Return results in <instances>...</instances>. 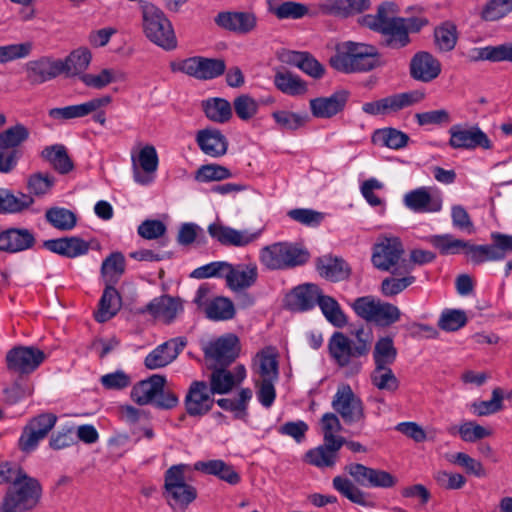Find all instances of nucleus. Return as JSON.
<instances>
[{"label": "nucleus", "mask_w": 512, "mask_h": 512, "mask_svg": "<svg viewBox=\"0 0 512 512\" xmlns=\"http://www.w3.org/2000/svg\"><path fill=\"white\" fill-rule=\"evenodd\" d=\"M329 63L332 68L342 73L367 72L382 65L381 56L375 46L353 41L338 44Z\"/></svg>", "instance_id": "nucleus-1"}, {"label": "nucleus", "mask_w": 512, "mask_h": 512, "mask_svg": "<svg viewBox=\"0 0 512 512\" xmlns=\"http://www.w3.org/2000/svg\"><path fill=\"white\" fill-rule=\"evenodd\" d=\"M397 5L393 2L382 3L376 14H367L359 19L362 26L377 31L383 36V43L392 49H400L410 43V37L402 18L397 16Z\"/></svg>", "instance_id": "nucleus-2"}, {"label": "nucleus", "mask_w": 512, "mask_h": 512, "mask_svg": "<svg viewBox=\"0 0 512 512\" xmlns=\"http://www.w3.org/2000/svg\"><path fill=\"white\" fill-rule=\"evenodd\" d=\"M364 335L363 330H358L356 340H352L342 332H334L329 339L328 350L332 360L350 374L360 371L362 364L359 358L370 350V341Z\"/></svg>", "instance_id": "nucleus-3"}, {"label": "nucleus", "mask_w": 512, "mask_h": 512, "mask_svg": "<svg viewBox=\"0 0 512 512\" xmlns=\"http://www.w3.org/2000/svg\"><path fill=\"white\" fill-rule=\"evenodd\" d=\"M42 486L40 482L21 474L20 478L10 485L0 504V512H27L34 509L40 502Z\"/></svg>", "instance_id": "nucleus-4"}, {"label": "nucleus", "mask_w": 512, "mask_h": 512, "mask_svg": "<svg viewBox=\"0 0 512 512\" xmlns=\"http://www.w3.org/2000/svg\"><path fill=\"white\" fill-rule=\"evenodd\" d=\"M186 464H177L164 473L163 497L168 506L176 512H184L193 503L198 492L196 487L185 479Z\"/></svg>", "instance_id": "nucleus-5"}, {"label": "nucleus", "mask_w": 512, "mask_h": 512, "mask_svg": "<svg viewBox=\"0 0 512 512\" xmlns=\"http://www.w3.org/2000/svg\"><path fill=\"white\" fill-rule=\"evenodd\" d=\"M139 6L145 36L163 49H174L177 46L176 36L172 24L164 12L147 1H140Z\"/></svg>", "instance_id": "nucleus-6"}, {"label": "nucleus", "mask_w": 512, "mask_h": 512, "mask_svg": "<svg viewBox=\"0 0 512 512\" xmlns=\"http://www.w3.org/2000/svg\"><path fill=\"white\" fill-rule=\"evenodd\" d=\"M404 247L398 237H379L372 248L371 262L381 271L395 275L407 274L412 271V265L404 258Z\"/></svg>", "instance_id": "nucleus-7"}, {"label": "nucleus", "mask_w": 512, "mask_h": 512, "mask_svg": "<svg viewBox=\"0 0 512 512\" xmlns=\"http://www.w3.org/2000/svg\"><path fill=\"white\" fill-rule=\"evenodd\" d=\"M309 257L306 249L288 242H276L259 251V261L268 270H284L303 265Z\"/></svg>", "instance_id": "nucleus-8"}, {"label": "nucleus", "mask_w": 512, "mask_h": 512, "mask_svg": "<svg viewBox=\"0 0 512 512\" xmlns=\"http://www.w3.org/2000/svg\"><path fill=\"white\" fill-rule=\"evenodd\" d=\"M448 134V145L454 150L474 151L493 148V142L477 124H454L449 128Z\"/></svg>", "instance_id": "nucleus-9"}, {"label": "nucleus", "mask_w": 512, "mask_h": 512, "mask_svg": "<svg viewBox=\"0 0 512 512\" xmlns=\"http://www.w3.org/2000/svg\"><path fill=\"white\" fill-rule=\"evenodd\" d=\"M264 228L256 230L242 229L238 230L227 226L220 221L209 224L207 232L210 237L222 246L226 247H247L260 239Z\"/></svg>", "instance_id": "nucleus-10"}, {"label": "nucleus", "mask_w": 512, "mask_h": 512, "mask_svg": "<svg viewBox=\"0 0 512 512\" xmlns=\"http://www.w3.org/2000/svg\"><path fill=\"white\" fill-rule=\"evenodd\" d=\"M331 405L346 424L362 423L365 420L363 402L348 384L338 386Z\"/></svg>", "instance_id": "nucleus-11"}, {"label": "nucleus", "mask_w": 512, "mask_h": 512, "mask_svg": "<svg viewBox=\"0 0 512 512\" xmlns=\"http://www.w3.org/2000/svg\"><path fill=\"white\" fill-rule=\"evenodd\" d=\"M239 351L237 336L234 334L224 335L205 346L206 364L208 368L227 367L238 357Z\"/></svg>", "instance_id": "nucleus-12"}, {"label": "nucleus", "mask_w": 512, "mask_h": 512, "mask_svg": "<svg viewBox=\"0 0 512 512\" xmlns=\"http://www.w3.org/2000/svg\"><path fill=\"white\" fill-rule=\"evenodd\" d=\"M57 421L56 415L43 413L32 418L23 428L18 446L21 451L30 453L34 451L39 442L42 441L53 429Z\"/></svg>", "instance_id": "nucleus-13"}, {"label": "nucleus", "mask_w": 512, "mask_h": 512, "mask_svg": "<svg viewBox=\"0 0 512 512\" xmlns=\"http://www.w3.org/2000/svg\"><path fill=\"white\" fill-rule=\"evenodd\" d=\"M45 353L34 346H17L6 354L9 371L18 374H30L45 360Z\"/></svg>", "instance_id": "nucleus-14"}, {"label": "nucleus", "mask_w": 512, "mask_h": 512, "mask_svg": "<svg viewBox=\"0 0 512 512\" xmlns=\"http://www.w3.org/2000/svg\"><path fill=\"white\" fill-rule=\"evenodd\" d=\"M403 204L414 213H437L442 210L443 200L436 188L422 186L407 192Z\"/></svg>", "instance_id": "nucleus-15"}, {"label": "nucleus", "mask_w": 512, "mask_h": 512, "mask_svg": "<svg viewBox=\"0 0 512 512\" xmlns=\"http://www.w3.org/2000/svg\"><path fill=\"white\" fill-rule=\"evenodd\" d=\"M211 388L204 381H193L184 399V406L190 417H202L211 411L215 403Z\"/></svg>", "instance_id": "nucleus-16"}, {"label": "nucleus", "mask_w": 512, "mask_h": 512, "mask_svg": "<svg viewBox=\"0 0 512 512\" xmlns=\"http://www.w3.org/2000/svg\"><path fill=\"white\" fill-rule=\"evenodd\" d=\"M370 5V0H319L313 15L347 19L368 10Z\"/></svg>", "instance_id": "nucleus-17"}, {"label": "nucleus", "mask_w": 512, "mask_h": 512, "mask_svg": "<svg viewBox=\"0 0 512 512\" xmlns=\"http://www.w3.org/2000/svg\"><path fill=\"white\" fill-rule=\"evenodd\" d=\"M131 158L134 181L140 185L151 184L159 164L156 148L153 145H146L137 157L132 154Z\"/></svg>", "instance_id": "nucleus-18"}, {"label": "nucleus", "mask_w": 512, "mask_h": 512, "mask_svg": "<svg viewBox=\"0 0 512 512\" xmlns=\"http://www.w3.org/2000/svg\"><path fill=\"white\" fill-rule=\"evenodd\" d=\"M185 345L182 338H173L158 345L145 357V367L149 370L166 367L178 357Z\"/></svg>", "instance_id": "nucleus-19"}, {"label": "nucleus", "mask_w": 512, "mask_h": 512, "mask_svg": "<svg viewBox=\"0 0 512 512\" xmlns=\"http://www.w3.org/2000/svg\"><path fill=\"white\" fill-rule=\"evenodd\" d=\"M112 102L109 95L92 98L87 102L69 105L65 107L52 108L49 110L48 115L54 120H71L83 118L97 109L107 107Z\"/></svg>", "instance_id": "nucleus-20"}, {"label": "nucleus", "mask_w": 512, "mask_h": 512, "mask_svg": "<svg viewBox=\"0 0 512 512\" xmlns=\"http://www.w3.org/2000/svg\"><path fill=\"white\" fill-rule=\"evenodd\" d=\"M215 23L230 32L245 35L257 26V17L253 12L225 11L215 17Z\"/></svg>", "instance_id": "nucleus-21"}, {"label": "nucleus", "mask_w": 512, "mask_h": 512, "mask_svg": "<svg viewBox=\"0 0 512 512\" xmlns=\"http://www.w3.org/2000/svg\"><path fill=\"white\" fill-rule=\"evenodd\" d=\"M258 267L255 263L229 264L226 286L233 292H242L255 285Z\"/></svg>", "instance_id": "nucleus-22"}, {"label": "nucleus", "mask_w": 512, "mask_h": 512, "mask_svg": "<svg viewBox=\"0 0 512 512\" xmlns=\"http://www.w3.org/2000/svg\"><path fill=\"white\" fill-rule=\"evenodd\" d=\"M213 371L210 375V388L212 393L227 394L235 386H238L246 378V369L243 365H237L233 371L227 370L226 367L211 368Z\"/></svg>", "instance_id": "nucleus-23"}, {"label": "nucleus", "mask_w": 512, "mask_h": 512, "mask_svg": "<svg viewBox=\"0 0 512 512\" xmlns=\"http://www.w3.org/2000/svg\"><path fill=\"white\" fill-rule=\"evenodd\" d=\"M441 73V63L431 53L417 52L410 61V75L424 83L431 82Z\"/></svg>", "instance_id": "nucleus-24"}, {"label": "nucleus", "mask_w": 512, "mask_h": 512, "mask_svg": "<svg viewBox=\"0 0 512 512\" xmlns=\"http://www.w3.org/2000/svg\"><path fill=\"white\" fill-rule=\"evenodd\" d=\"M25 70L30 83L42 84L61 74L64 71V65L62 61L42 57L29 61L26 64Z\"/></svg>", "instance_id": "nucleus-25"}, {"label": "nucleus", "mask_w": 512, "mask_h": 512, "mask_svg": "<svg viewBox=\"0 0 512 512\" xmlns=\"http://www.w3.org/2000/svg\"><path fill=\"white\" fill-rule=\"evenodd\" d=\"M36 239L26 228H9L0 232V251L18 253L32 248Z\"/></svg>", "instance_id": "nucleus-26"}, {"label": "nucleus", "mask_w": 512, "mask_h": 512, "mask_svg": "<svg viewBox=\"0 0 512 512\" xmlns=\"http://www.w3.org/2000/svg\"><path fill=\"white\" fill-rule=\"evenodd\" d=\"M348 96L349 93L346 90H339L329 97L311 99V112L317 118H331L344 109Z\"/></svg>", "instance_id": "nucleus-27"}, {"label": "nucleus", "mask_w": 512, "mask_h": 512, "mask_svg": "<svg viewBox=\"0 0 512 512\" xmlns=\"http://www.w3.org/2000/svg\"><path fill=\"white\" fill-rule=\"evenodd\" d=\"M43 245L47 250L67 258L83 256L90 249L87 241L76 236L46 240Z\"/></svg>", "instance_id": "nucleus-28"}, {"label": "nucleus", "mask_w": 512, "mask_h": 512, "mask_svg": "<svg viewBox=\"0 0 512 512\" xmlns=\"http://www.w3.org/2000/svg\"><path fill=\"white\" fill-rule=\"evenodd\" d=\"M196 142L204 154L214 158L225 155L228 149L227 138L218 129L198 131Z\"/></svg>", "instance_id": "nucleus-29"}, {"label": "nucleus", "mask_w": 512, "mask_h": 512, "mask_svg": "<svg viewBox=\"0 0 512 512\" xmlns=\"http://www.w3.org/2000/svg\"><path fill=\"white\" fill-rule=\"evenodd\" d=\"M165 383L166 378L164 376L154 374L133 386L131 398L138 405H147L155 401L158 394L163 391Z\"/></svg>", "instance_id": "nucleus-30"}, {"label": "nucleus", "mask_w": 512, "mask_h": 512, "mask_svg": "<svg viewBox=\"0 0 512 512\" xmlns=\"http://www.w3.org/2000/svg\"><path fill=\"white\" fill-rule=\"evenodd\" d=\"M146 309L156 319L170 323L183 311V306L179 299L164 295L153 299Z\"/></svg>", "instance_id": "nucleus-31"}, {"label": "nucleus", "mask_w": 512, "mask_h": 512, "mask_svg": "<svg viewBox=\"0 0 512 512\" xmlns=\"http://www.w3.org/2000/svg\"><path fill=\"white\" fill-rule=\"evenodd\" d=\"M194 469L208 475L216 476L230 485H237L241 480L239 473L233 466L219 459L197 461L194 464Z\"/></svg>", "instance_id": "nucleus-32"}, {"label": "nucleus", "mask_w": 512, "mask_h": 512, "mask_svg": "<svg viewBox=\"0 0 512 512\" xmlns=\"http://www.w3.org/2000/svg\"><path fill=\"white\" fill-rule=\"evenodd\" d=\"M322 290L316 284L307 283L296 287L291 294V307L297 311H308L316 304L322 296Z\"/></svg>", "instance_id": "nucleus-33"}, {"label": "nucleus", "mask_w": 512, "mask_h": 512, "mask_svg": "<svg viewBox=\"0 0 512 512\" xmlns=\"http://www.w3.org/2000/svg\"><path fill=\"white\" fill-rule=\"evenodd\" d=\"M316 269L321 277L333 282L342 281L350 274L349 266L343 259L331 256L318 258Z\"/></svg>", "instance_id": "nucleus-34"}, {"label": "nucleus", "mask_w": 512, "mask_h": 512, "mask_svg": "<svg viewBox=\"0 0 512 512\" xmlns=\"http://www.w3.org/2000/svg\"><path fill=\"white\" fill-rule=\"evenodd\" d=\"M342 446L343 444L324 441L322 445L307 451L305 461L318 468L333 467L337 461V452Z\"/></svg>", "instance_id": "nucleus-35"}, {"label": "nucleus", "mask_w": 512, "mask_h": 512, "mask_svg": "<svg viewBox=\"0 0 512 512\" xmlns=\"http://www.w3.org/2000/svg\"><path fill=\"white\" fill-rule=\"evenodd\" d=\"M41 157L61 174H66L73 169V162L68 156L65 146L62 144L45 147L41 152Z\"/></svg>", "instance_id": "nucleus-36"}, {"label": "nucleus", "mask_w": 512, "mask_h": 512, "mask_svg": "<svg viewBox=\"0 0 512 512\" xmlns=\"http://www.w3.org/2000/svg\"><path fill=\"white\" fill-rule=\"evenodd\" d=\"M29 136V129L25 125L17 123L0 132V148L21 151L20 147L29 139Z\"/></svg>", "instance_id": "nucleus-37"}, {"label": "nucleus", "mask_w": 512, "mask_h": 512, "mask_svg": "<svg viewBox=\"0 0 512 512\" xmlns=\"http://www.w3.org/2000/svg\"><path fill=\"white\" fill-rule=\"evenodd\" d=\"M274 85L282 93L290 96H300L307 92L306 83L299 76L288 71H277L274 76Z\"/></svg>", "instance_id": "nucleus-38"}, {"label": "nucleus", "mask_w": 512, "mask_h": 512, "mask_svg": "<svg viewBox=\"0 0 512 512\" xmlns=\"http://www.w3.org/2000/svg\"><path fill=\"white\" fill-rule=\"evenodd\" d=\"M121 305L118 291L111 285H107L99 302V309L95 315L98 322L103 323L111 319Z\"/></svg>", "instance_id": "nucleus-39"}, {"label": "nucleus", "mask_w": 512, "mask_h": 512, "mask_svg": "<svg viewBox=\"0 0 512 512\" xmlns=\"http://www.w3.org/2000/svg\"><path fill=\"white\" fill-rule=\"evenodd\" d=\"M318 306L326 320L333 326L342 328L347 324L346 315L340 304L333 297L322 294L319 298Z\"/></svg>", "instance_id": "nucleus-40"}, {"label": "nucleus", "mask_w": 512, "mask_h": 512, "mask_svg": "<svg viewBox=\"0 0 512 512\" xmlns=\"http://www.w3.org/2000/svg\"><path fill=\"white\" fill-rule=\"evenodd\" d=\"M252 398V391L249 388H243L238 394V399L221 398L216 401L223 410L234 413L236 419L245 420L247 418L248 402Z\"/></svg>", "instance_id": "nucleus-41"}, {"label": "nucleus", "mask_w": 512, "mask_h": 512, "mask_svg": "<svg viewBox=\"0 0 512 512\" xmlns=\"http://www.w3.org/2000/svg\"><path fill=\"white\" fill-rule=\"evenodd\" d=\"M126 260L121 252H112L101 265V274L107 283H115L124 274Z\"/></svg>", "instance_id": "nucleus-42"}, {"label": "nucleus", "mask_w": 512, "mask_h": 512, "mask_svg": "<svg viewBox=\"0 0 512 512\" xmlns=\"http://www.w3.org/2000/svg\"><path fill=\"white\" fill-rule=\"evenodd\" d=\"M204 112L208 119L217 123H226L232 117V107L223 98H210L203 102Z\"/></svg>", "instance_id": "nucleus-43"}, {"label": "nucleus", "mask_w": 512, "mask_h": 512, "mask_svg": "<svg viewBox=\"0 0 512 512\" xmlns=\"http://www.w3.org/2000/svg\"><path fill=\"white\" fill-rule=\"evenodd\" d=\"M288 61L316 79L321 78L325 73L324 66L307 52H292Z\"/></svg>", "instance_id": "nucleus-44"}, {"label": "nucleus", "mask_w": 512, "mask_h": 512, "mask_svg": "<svg viewBox=\"0 0 512 512\" xmlns=\"http://www.w3.org/2000/svg\"><path fill=\"white\" fill-rule=\"evenodd\" d=\"M333 487L353 503L364 507L372 506V503L367 499L366 494L356 487L348 478L336 476L333 479Z\"/></svg>", "instance_id": "nucleus-45"}, {"label": "nucleus", "mask_w": 512, "mask_h": 512, "mask_svg": "<svg viewBox=\"0 0 512 512\" xmlns=\"http://www.w3.org/2000/svg\"><path fill=\"white\" fill-rule=\"evenodd\" d=\"M386 114L398 112L404 108L419 103L424 99V93L420 91H410L394 94L383 98Z\"/></svg>", "instance_id": "nucleus-46"}, {"label": "nucleus", "mask_w": 512, "mask_h": 512, "mask_svg": "<svg viewBox=\"0 0 512 512\" xmlns=\"http://www.w3.org/2000/svg\"><path fill=\"white\" fill-rule=\"evenodd\" d=\"M458 39L456 26L451 22H444L434 30V43L441 52L454 49Z\"/></svg>", "instance_id": "nucleus-47"}, {"label": "nucleus", "mask_w": 512, "mask_h": 512, "mask_svg": "<svg viewBox=\"0 0 512 512\" xmlns=\"http://www.w3.org/2000/svg\"><path fill=\"white\" fill-rule=\"evenodd\" d=\"M397 357V349L389 336L381 337L375 344L373 359L375 366H390Z\"/></svg>", "instance_id": "nucleus-48"}, {"label": "nucleus", "mask_w": 512, "mask_h": 512, "mask_svg": "<svg viewBox=\"0 0 512 512\" xmlns=\"http://www.w3.org/2000/svg\"><path fill=\"white\" fill-rule=\"evenodd\" d=\"M512 12V0H488L480 11V18L486 22L503 19Z\"/></svg>", "instance_id": "nucleus-49"}, {"label": "nucleus", "mask_w": 512, "mask_h": 512, "mask_svg": "<svg viewBox=\"0 0 512 512\" xmlns=\"http://www.w3.org/2000/svg\"><path fill=\"white\" fill-rule=\"evenodd\" d=\"M45 217L54 228L61 231H68L75 227V214L63 207H53L46 211Z\"/></svg>", "instance_id": "nucleus-50"}, {"label": "nucleus", "mask_w": 512, "mask_h": 512, "mask_svg": "<svg viewBox=\"0 0 512 512\" xmlns=\"http://www.w3.org/2000/svg\"><path fill=\"white\" fill-rule=\"evenodd\" d=\"M205 313L206 316L212 320H229L234 317L235 308L230 299L217 297L206 305Z\"/></svg>", "instance_id": "nucleus-51"}, {"label": "nucleus", "mask_w": 512, "mask_h": 512, "mask_svg": "<svg viewBox=\"0 0 512 512\" xmlns=\"http://www.w3.org/2000/svg\"><path fill=\"white\" fill-rule=\"evenodd\" d=\"M371 382L379 390L395 392L399 388V380L389 366H375L371 373Z\"/></svg>", "instance_id": "nucleus-52"}, {"label": "nucleus", "mask_w": 512, "mask_h": 512, "mask_svg": "<svg viewBox=\"0 0 512 512\" xmlns=\"http://www.w3.org/2000/svg\"><path fill=\"white\" fill-rule=\"evenodd\" d=\"M408 136L394 128L378 130L373 136V141L392 149L403 148L408 142Z\"/></svg>", "instance_id": "nucleus-53"}, {"label": "nucleus", "mask_w": 512, "mask_h": 512, "mask_svg": "<svg viewBox=\"0 0 512 512\" xmlns=\"http://www.w3.org/2000/svg\"><path fill=\"white\" fill-rule=\"evenodd\" d=\"M4 202L3 214H16L30 208L34 203V199L30 194L22 192L13 193L7 189Z\"/></svg>", "instance_id": "nucleus-54"}, {"label": "nucleus", "mask_w": 512, "mask_h": 512, "mask_svg": "<svg viewBox=\"0 0 512 512\" xmlns=\"http://www.w3.org/2000/svg\"><path fill=\"white\" fill-rule=\"evenodd\" d=\"M255 370L261 381H277L278 379V362L274 355L265 352L259 353Z\"/></svg>", "instance_id": "nucleus-55"}, {"label": "nucleus", "mask_w": 512, "mask_h": 512, "mask_svg": "<svg viewBox=\"0 0 512 512\" xmlns=\"http://www.w3.org/2000/svg\"><path fill=\"white\" fill-rule=\"evenodd\" d=\"M455 429H457L461 439L469 443L484 439L492 434L491 430L477 424L475 421H466L458 427L451 428L449 432L454 434Z\"/></svg>", "instance_id": "nucleus-56"}, {"label": "nucleus", "mask_w": 512, "mask_h": 512, "mask_svg": "<svg viewBox=\"0 0 512 512\" xmlns=\"http://www.w3.org/2000/svg\"><path fill=\"white\" fill-rule=\"evenodd\" d=\"M321 428L324 441L331 444L344 445L345 439L342 436L336 435V433L342 429V425L336 414L325 413L321 418Z\"/></svg>", "instance_id": "nucleus-57"}, {"label": "nucleus", "mask_w": 512, "mask_h": 512, "mask_svg": "<svg viewBox=\"0 0 512 512\" xmlns=\"http://www.w3.org/2000/svg\"><path fill=\"white\" fill-rule=\"evenodd\" d=\"M430 242L442 255L458 254L466 246L465 240L456 239L450 234L432 236Z\"/></svg>", "instance_id": "nucleus-58"}, {"label": "nucleus", "mask_w": 512, "mask_h": 512, "mask_svg": "<svg viewBox=\"0 0 512 512\" xmlns=\"http://www.w3.org/2000/svg\"><path fill=\"white\" fill-rule=\"evenodd\" d=\"M259 107V103L248 94H241L233 101L234 111L242 121L253 119L258 113Z\"/></svg>", "instance_id": "nucleus-59"}, {"label": "nucleus", "mask_w": 512, "mask_h": 512, "mask_svg": "<svg viewBox=\"0 0 512 512\" xmlns=\"http://www.w3.org/2000/svg\"><path fill=\"white\" fill-rule=\"evenodd\" d=\"M478 58L492 62H512V42L479 48Z\"/></svg>", "instance_id": "nucleus-60"}, {"label": "nucleus", "mask_w": 512, "mask_h": 512, "mask_svg": "<svg viewBox=\"0 0 512 512\" xmlns=\"http://www.w3.org/2000/svg\"><path fill=\"white\" fill-rule=\"evenodd\" d=\"M503 398V390L497 387L493 389L490 400L474 402L471 407L477 416L491 415L503 408Z\"/></svg>", "instance_id": "nucleus-61"}, {"label": "nucleus", "mask_w": 512, "mask_h": 512, "mask_svg": "<svg viewBox=\"0 0 512 512\" xmlns=\"http://www.w3.org/2000/svg\"><path fill=\"white\" fill-rule=\"evenodd\" d=\"M463 253L474 265H480L488 261H496L495 258L498 257L493 253L491 244L475 245L469 241H466Z\"/></svg>", "instance_id": "nucleus-62"}, {"label": "nucleus", "mask_w": 512, "mask_h": 512, "mask_svg": "<svg viewBox=\"0 0 512 512\" xmlns=\"http://www.w3.org/2000/svg\"><path fill=\"white\" fill-rule=\"evenodd\" d=\"M374 312V317L371 322L382 327H387L396 323L401 317V311L397 306L382 301L379 302L378 307Z\"/></svg>", "instance_id": "nucleus-63"}, {"label": "nucleus", "mask_w": 512, "mask_h": 512, "mask_svg": "<svg viewBox=\"0 0 512 512\" xmlns=\"http://www.w3.org/2000/svg\"><path fill=\"white\" fill-rule=\"evenodd\" d=\"M55 178L48 173L37 172L29 176L27 188L30 195L43 196L49 193L54 186Z\"/></svg>", "instance_id": "nucleus-64"}]
</instances>
